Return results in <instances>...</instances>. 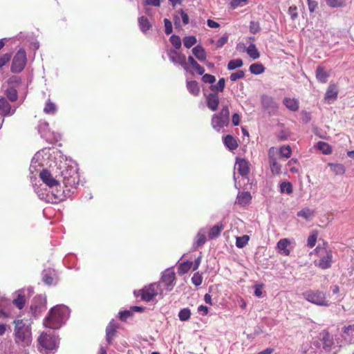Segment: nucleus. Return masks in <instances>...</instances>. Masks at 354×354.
Returning <instances> with one entry per match:
<instances>
[{"label": "nucleus", "instance_id": "f257e3e1", "mask_svg": "<svg viewBox=\"0 0 354 354\" xmlns=\"http://www.w3.org/2000/svg\"><path fill=\"white\" fill-rule=\"evenodd\" d=\"M70 314L68 308L64 305H57L52 308L45 318L44 325L51 329H58L68 319Z\"/></svg>", "mask_w": 354, "mask_h": 354}, {"label": "nucleus", "instance_id": "f03ea898", "mask_svg": "<svg viewBox=\"0 0 354 354\" xmlns=\"http://www.w3.org/2000/svg\"><path fill=\"white\" fill-rule=\"evenodd\" d=\"M15 343L21 346L26 347L31 344L32 334L30 328L26 324L23 320H15Z\"/></svg>", "mask_w": 354, "mask_h": 354}, {"label": "nucleus", "instance_id": "7ed1b4c3", "mask_svg": "<svg viewBox=\"0 0 354 354\" xmlns=\"http://www.w3.org/2000/svg\"><path fill=\"white\" fill-rule=\"evenodd\" d=\"M38 344L40 351L48 353V351L57 350L59 339L53 333H43L38 338Z\"/></svg>", "mask_w": 354, "mask_h": 354}, {"label": "nucleus", "instance_id": "20e7f679", "mask_svg": "<svg viewBox=\"0 0 354 354\" xmlns=\"http://www.w3.org/2000/svg\"><path fill=\"white\" fill-rule=\"evenodd\" d=\"M139 292L142 299L145 301H153L157 296H159L160 298H162L164 296V289L161 286V283L158 282L145 286L142 290H139Z\"/></svg>", "mask_w": 354, "mask_h": 354}, {"label": "nucleus", "instance_id": "39448f33", "mask_svg": "<svg viewBox=\"0 0 354 354\" xmlns=\"http://www.w3.org/2000/svg\"><path fill=\"white\" fill-rule=\"evenodd\" d=\"M304 298L308 301L319 306H329L326 293L318 290H308L303 292Z\"/></svg>", "mask_w": 354, "mask_h": 354}, {"label": "nucleus", "instance_id": "423d86ee", "mask_svg": "<svg viewBox=\"0 0 354 354\" xmlns=\"http://www.w3.org/2000/svg\"><path fill=\"white\" fill-rule=\"evenodd\" d=\"M37 194L40 199L50 203H57L65 198L64 192L60 189H55V191L50 189L48 192L39 189L37 190Z\"/></svg>", "mask_w": 354, "mask_h": 354}, {"label": "nucleus", "instance_id": "0eeeda50", "mask_svg": "<svg viewBox=\"0 0 354 354\" xmlns=\"http://www.w3.org/2000/svg\"><path fill=\"white\" fill-rule=\"evenodd\" d=\"M230 121V111L227 106H224L218 114L213 115L212 127L219 131L223 127L227 126Z\"/></svg>", "mask_w": 354, "mask_h": 354}, {"label": "nucleus", "instance_id": "6e6552de", "mask_svg": "<svg viewBox=\"0 0 354 354\" xmlns=\"http://www.w3.org/2000/svg\"><path fill=\"white\" fill-rule=\"evenodd\" d=\"M316 250L319 259L315 261V265L323 270L329 268L332 265V251L326 248H317Z\"/></svg>", "mask_w": 354, "mask_h": 354}, {"label": "nucleus", "instance_id": "1a4fd4ad", "mask_svg": "<svg viewBox=\"0 0 354 354\" xmlns=\"http://www.w3.org/2000/svg\"><path fill=\"white\" fill-rule=\"evenodd\" d=\"M26 53L24 49H19L15 55L12 65L11 71L14 73L21 72L26 64Z\"/></svg>", "mask_w": 354, "mask_h": 354}, {"label": "nucleus", "instance_id": "9d476101", "mask_svg": "<svg viewBox=\"0 0 354 354\" xmlns=\"http://www.w3.org/2000/svg\"><path fill=\"white\" fill-rule=\"evenodd\" d=\"M175 280V272L171 269H167L162 272L161 279L158 283H161L164 291L170 292L176 284Z\"/></svg>", "mask_w": 354, "mask_h": 354}, {"label": "nucleus", "instance_id": "9b49d317", "mask_svg": "<svg viewBox=\"0 0 354 354\" xmlns=\"http://www.w3.org/2000/svg\"><path fill=\"white\" fill-rule=\"evenodd\" d=\"M250 171V163L244 158H236L234 165V180L235 187H237L236 172L242 177L246 178Z\"/></svg>", "mask_w": 354, "mask_h": 354}, {"label": "nucleus", "instance_id": "f8f14e48", "mask_svg": "<svg viewBox=\"0 0 354 354\" xmlns=\"http://www.w3.org/2000/svg\"><path fill=\"white\" fill-rule=\"evenodd\" d=\"M277 148L271 147L268 150V162L270 171L273 175L281 174V165L279 163L277 158Z\"/></svg>", "mask_w": 354, "mask_h": 354}, {"label": "nucleus", "instance_id": "ddd939ff", "mask_svg": "<svg viewBox=\"0 0 354 354\" xmlns=\"http://www.w3.org/2000/svg\"><path fill=\"white\" fill-rule=\"evenodd\" d=\"M39 177L44 184H46L49 189L55 191V189H59V180L53 178L51 174L46 169H42L39 171Z\"/></svg>", "mask_w": 354, "mask_h": 354}, {"label": "nucleus", "instance_id": "4468645a", "mask_svg": "<svg viewBox=\"0 0 354 354\" xmlns=\"http://www.w3.org/2000/svg\"><path fill=\"white\" fill-rule=\"evenodd\" d=\"M167 55L171 62L180 64L186 71L189 70V66L186 62V57L185 55L172 49L168 50Z\"/></svg>", "mask_w": 354, "mask_h": 354}, {"label": "nucleus", "instance_id": "2eb2a0df", "mask_svg": "<svg viewBox=\"0 0 354 354\" xmlns=\"http://www.w3.org/2000/svg\"><path fill=\"white\" fill-rule=\"evenodd\" d=\"M26 292H27L28 295H30L32 292V289L31 288L21 289L15 292L17 298L13 299L12 303L19 309H22L24 306L26 302Z\"/></svg>", "mask_w": 354, "mask_h": 354}, {"label": "nucleus", "instance_id": "dca6fc26", "mask_svg": "<svg viewBox=\"0 0 354 354\" xmlns=\"http://www.w3.org/2000/svg\"><path fill=\"white\" fill-rule=\"evenodd\" d=\"M63 176L64 183L66 186L75 187L77 184L76 179L77 177V173L75 169H71L70 171H62Z\"/></svg>", "mask_w": 354, "mask_h": 354}, {"label": "nucleus", "instance_id": "f3484780", "mask_svg": "<svg viewBox=\"0 0 354 354\" xmlns=\"http://www.w3.org/2000/svg\"><path fill=\"white\" fill-rule=\"evenodd\" d=\"M261 102L263 106L269 111H274L278 107V104L274 100V99L272 97L268 95L262 96Z\"/></svg>", "mask_w": 354, "mask_h": 354}, {"label": "nucleus", "instance_id": "a211bd4d", "mask_svg": "<svg viewBox=\"0 0 354 354\" xmlns=\"http://www.w3.org/2000/svg\"><path fill=\"white\" fill-rule=\"evenodd\" d=\"M15 109H12L10 104L4 98L0 99V113L3 116L12 115L15 113Z\"/></svg>", "mask_w": 354, "mask_h": 354}, {"label": "nucleus", "instance_id": "6ab92c4d", "mask_svg": "<svg viewBox=\"0 0 354 354\" xmlns=\"http://www.w3.org/2000/svg\"><path fill=\"white\" fill-rule=\"evenodd\" d=\"M342 337L349 344H354V324L344 327Z\"/></svg>", "mask_w": 354, "mask_h": 354}, {"label": "nucleus", "instance_id": "aec40b11", "mask_svg": "<svg viewBox=\"0 0 354 354\" xmlns=\"http://www.w3.org/2000/svg\"><path fill=\"white\" fill-rule=\"evenodd\" d=\"M219 104V97L216 93H210L207 97V107L214 111L217 109Z\"/></svg>", "mask_w": 354, "mask_h": 354}, {"label": "nucleus", "instance_id": "412c9836", "mask_svg": "<svg viewBox=\"0 0 354 354\" xmlns=\"http://www.w3.org/2000/svg\"><path fill=\"white\" fill-rule=\"evenodd\" d=\"M338 94V90L335 84H330L327 88L325 94V100L328 102L333 101L337 99Z\"/></svg>", "mask_w": 354, "mask_h": 354}, {"label": "nucleus", "instance_id": "4be33fe9", "mask_svg": "<svg viewBox=\"0 0 354 354\" xmlns=\"http://www.w3.org/2000/svg\"><path fill=\"white\" fill-rule=\"evenodd\" d=\"M290 243V241L288 239H280L277 245L279 252L283 255L288 256L290 250L288 249V246Z\"/></svg>", "mask_w": 354, "mask_h": 354}, {"label": "nucleus", "instance_id": "5701e85b", "mask_svg": "<svg viewBox=\"0 0 354 354\" xmlns=\"http://www.w3.org/2000/svg\"><path fill=\"white\" fill-rule=\"evenodd\" d=\"M192 53L200 62H204L206 59V52L204 48L200 45H198L193 48Z\"/></svg>", "mask_w": 354, "mask_h": 354}, {"label": "nucleus", "instance_id": "b1692460", "mask_svg": "<svg viewBox=\"0 0 354 354\" xmlns=\"http://www.w3.org/2000/svg\"><path fill=\"white\" fill-rule=\"evenodd\" d=\"M283 104L288 109L292 111H295L299 109V102L295 98H285Z\"/></svg>", "mask_w": 354, "mask_h": 354}, {"label": "nucleus", "instance_id": "393cba45", "mask_svg": "<svg viewBox=\"0 0 354 354\" xmlns=\"http://www.w3.org/2000/svg\"><path fill=\"white\" fill-rule=\"evenodd\" d=\"M316 77L321 83H326L328 80V74L322 66H318L316 70Z\"/></svg>", "mask_w": 354, "mask_h": 354}, {"label": "nucleus", "instance_id": "a878e982", "mask_svg": "<svg viewBox=\"0 0 354 354\" xmlns=\"http://www.w3.org/2000/svg\"><path fill=\"white\" fill-rule=\"evenodd\" d=\"M225 145L230 150H234L238 147L236 140L232 136L227 135L223 138Z\"/></svg>", "mask_w": 354, "mask_h": 354}, {"label": "nucleus", "instance_id": "bb28decb", "mask_svg": "<svg viewBox=\"0 0 354 354\" xmlns=\"http://www.w3.org/2000/svg\"><path fill=\"white\" fill-rule=\"evenodd\" d=\"M328 166L335 175H342L345 172L344 166L342 164L330 162Z\"/></svg>", "mask_w": 354, "mask_h": 354}, {"label": "nucleus", "instance_id": "cd10ccee", "mask_svg": "<svg viewBox=\"0 0 354 354\" xmlns=\"http://www.w3.org/2000/svg\"><path fill=\"white\" fill-rule=\"evenodd\" d=\"M315 212L309 208H304L297 212V215L299 217H302L306 221H310L314 216Z\"/></svg>", "mask_w": 354, "mask_h": 354}, {"label": "nucleus", "instance_id": "c85d7f7f", "mask_svg": "<svg viewBox=\"0 0 354 354\" xmlns=\"http://www.w3.org/2000/svg\"><path fill=\"white\" fill-rule=\"evenodd\" d=\"M140 28L142 32H146L151 27L149 19L145 17H141L138 19Z\"/></svg>", "mask_w": 354, "mask_h": 354}, {"label": "nucleus", "instance_id": "c756f323", "mask_svg": "<svg viewBox=\"0 0 354 354\" xmlns=\"http://www.w3.org/2000/svg\"><path fill=\"white\" fill-rule=\"evenodd\" d=\"M223 229V225H221V224L215 225L209 230V238L210 239H213L218 237L220 235Z\"/></svg>", "mask_w": 354, "mask_h": 354}, {"label": "nucleus", "instance_id": "7c9ffc66", "mask_svg": "<svg viewBox=\"0 0 354 354\" xmlns=\"http://www.w3.org/2000/svg\"><path fill=\"white\" fill-rule=\"evenodd\" d=\"M187 88L189 93L194 95H198L200 92L198 84L196 81H187Z\"/></svg>", "mask_w": 354, "mask_h": 354}, {"label": "nucleus", "instance_id": "2f4dec72", "mask_svg": "<svg viewBox=\"0 0 354 354\" xmlns=\"http://www.w3.org/2000/svg\"><path fill=\"white\" fill-rule=\"evenodd\" d=\"M279 154L281 158H289L292 154V149L289 145L282 146L277 149V155Z\"/></svg>", "mask_w": 354, "mask_h": 354}, {"label": "nucleus", "instance_id": "473e14b6", "mask_svg": "<svg viewBox=\"0 0 354 354\" xmlns=\"http://www.w3.org/2000/svg\"><path fill=\"white\" fill-rule=\"evenodd\" d=\"M205 230L204 229H201L197 234L195 243L196 247H199L203 245L206 242V236H205Z\"/></svg>", "mask_w": 354, "mask_h": 354}, {"label": "nucleus", "instance_id": "72a5a7b5", "mask_svg": "<svg viewBox=\"0 0 354 354\" xmlns=\"http://www.w3.org/2000/svg\"><path fill=\"white\" fill-rule=\"evenodd\" d=\"M251 200V195L249 192H242L239 194L236 198V202L240 205H246Z\"/></svg>", "mask_w": 354, "mask_h": 354}, {"label": "nucleus", "instance_id": "f704fd0d", "mask_svg": "<svg viewBox=\"0 0 354 354\" xmlns=\"http://www.w3.org/2000/svg\"><path fill=\"white\" fill-rule=\"evenodd\" d=\"M248 55L253 59H258L260 57V54L256 48V46L251 44L246 50Z\"/></svg>", "mask_w": 354, "mask_h": 354}, {"label": "nucleus", "instance_id": "c9c22d12", "mask_svg": "<svg viewBox=\"0 0 354 354\" xmlns=\"http://www.w3.org/2000/svg\"><path fill=\"white\" fill-rule=\"evenodd\" d=\"M265 68L261 64H252L250 66V71L252 74L259 75L264 72Z\"/></svg>", "mask_w": 354, "mask_h": 354}, {"label": "nucleus", "instance_id": "e433bc0d", "mask_svg": "<svg viewBox=\"0 0 354 354\" xmlns=\"http://www.w3.org/2000/svg\"><path fill=\"white\" fill-rule=\"evenodd\" d=\"M39 156V153H37L35 155V156L32 159L31 164L30 166V171L31 174H34L35 172H37V167H41L40 164L38 162Z\"/></svg>", "mask_w": 354, "mask_h": 354}, {"label": "nucleus", "instance_id": "4c0bfd02", "mask_svg": "<svg viewBox=\"0 0 354 354\" xmlns=\"http://www.w3.org/2000/svg\"><path fill=\"white\" fill-rule=\"evenodd\" d=\"M327 5L330 8H342L345 6L346 0H326Z\"/></svg>", "mask_w": 354, "mask_h": 354}, {"label": "nucleus", "instance_id": "58836bf2", "mask_svg": "<svg viewBox=\"0 0 354 354\" xmlns=\"http://www.w3.org/2000/svg\"><path fill=\"white\" fill-rule=\"evenodd\" d=\"M243 63L241 59H236L230 60L227 64V69L230 71L234 70L243 66Z\"/></svg>", "mask_w": 354, "mask_h": 354}, {"label": "nucleus", "instance_id": "ea45409f", "mask_svg": "<svg viewBox=\"0 0 354 354\" xmlns=\"http://www.w3.org/2000/svg\"><path fill=\"white\" fill-rule=\"evenodd\" d=\"M191 317V311L188 308H183L178 313L179 319L182 322L187 321Z\"/></svg>", "mask_w": 354, "mask_h": 354}, {"label": "nucleus", "instance_id": "a19ab883", "mask_svg": "<svg viewBox=\"0 0 354 354\" xmlns=\"http://www.w3.org/2000/svg\"><path fill=\"white\" fill-rule=\"evenodd\" d=\"M57 111L56 106L54 103L51 102L50 100H48L45 105L44 109V111L47 114H54Z\"/></svg>", "mask_w": 354, "mask_h": 354}, {"label": "nucleus", "instance_id": "79ce46f5", "mask_svg": "<svg viewBox=\"0 0 354 354\" xmlns=\"http://www.w3.org/2000/svg\"><path fill=\"white\" fill-rule=\"evenodd\" d=\"M280 192L281 193H286L290 194L292 193V186L289 182H283L280 185Z\"/></svg>", "mask_w": 354, "mask_h": 354}, {"label": "nucleus", "instance_id": "37998d69", "mask_svg": "<svg viewBox=\"0 0 354 354\" xmlns=\"http://www.w3.org/2000/svg\"><path fill=\"white\" fill-rule=\"evenodd\" d=\"M7 97L12 102H15L17 99V91L13 87H10L6 91Z\"/></svg>", "mask_w": 354, "mask_h": 354}, {"label": "nucleus", "instance_id": "c03bdc74", "mask_svg": "<svg viewBox=\"0 0 354 354\" xmlns=\"http://www.w3.org/2000/svg\"><path fill=\"white\" fill-rule=\"evenodd\" d=\"M115 330V326L113 322H111L108 325V326L106 327V340L109 342H111V338L114 335Z\"/></svg>", "mask_w": 354, "mask_h": 354}, {"label": "nucleus", "instance_id": "a18cd8bd", "mask_svg": "<svg viewBox=\"0 0 354 354\" xmlns=\"http://www.w3.org/2000/svg\"><path fill=\"white\" fill-rule=\"evenodd\" d=\"M249 241V236L248 235H244L243 236L236 237V245L239 248H242L246 245Z\"/></svg>", "mask_w": 354, "mask_h": 354}, {"label": "nucleus", "instance_id": "49530a36", "mask_svg": "<svg viewBox=\"0 0 354 354\" xmlns=\"http://www.w3.org/2000/svg\"><path fill=\"white\" fill-rule=\"evenodd\" d=\"M317 147L319 150H321L324 154H329L331 153V147L330 145L324 142H319L317 143Z\"/></svg>", "mask_w": 354, "mask_h": 354}, {"label": "nucleus", "instance_id": "de8ad7c7", "mask_svg": "<svg viewBox=\"0 0 354 354\" xmlns=\"http://www.w3.org/2000/svg\"><path fill=\"white\" fill-rule=\"evenodd\" d=\"M196 38L194 36L185 37L183 39L184 46L187 48H191L192 46L196 44Z\"/></svg>", "mask_w": 354, "mask_h": 354}, {"label": "nucleus", "instance_id": "09e8293b", "mask_svg": "<svg viewBox=\"0 0 354 354\" xmlns=\"http://www.w3.org/2000/svg\"><path fill=\"white\" fill-rule=\"evenodd\" d=\"M225 81L224 78L219 79L218 82L216 85L211 86L212 91H217L222 92L225 88Z\"/></svg>", "mask_w": 354, "mask_h": 354}, {"label": "nucleus", "instance_id": "8fccbe9b", "mask_svg": "<svg viewBox=\"0 0 354 354\" xmlns=\"http://www.w3.org/2000/svg\"><path fill=\"white\" fill-rule=\"evenodd\" d=\"M317 239V233L316 232H313L308 237L307 245L310 248H313L316 244Z\"/></svg>", "mask_w": 354, "mask_h": 354}, {"label": "nucleus", "instance_id": "3c124183", "mask_svg": "<svg viewBox=\"0 0 354 354\" xmlns=\"http://www.w3.org/2000/svg\"><path fill=\"white\" fill-rule=\"evenodd\" d=\"M192 265L193 263L192 261L182 263L179 266V272L183 274L186 273L191 269Z\"/></svg>", "mask_w": 354, "mask_h": 354}, {"label": "nucleus", "instance_id": "603ef678", "mask_svg": "<svg viewBox=\"0 0 354 354\" xmlns=\"http://www.w3.org/2000/svg\"><path fill=\"white\" fill-rule=\"evenodd\" d=\"M245 76V73L243 71L239 70L236 72L232 73L230 75V79L232 82H235L239 79L243 78Z\"/></svg>", "mask_w": 354, "mask_h": 354}, {"label": "nucleus", "instance_id": "864d4df0", "mask_svg": "<svg viewBox=\"0 0 354 354\" xmlns=\"http://www.w3.org/2000/svg\"><path fill=\"white\" fill-rule=\"evenodd\" d=\"M170 42L175 47L176 49H178L181 46V40L178 36L172 35L170 39Z\"/></svg>", "mask_w": 354, "mask_h": 354}, {"label": "nucleus", "instance_id": "5fc2aeb1", "mask_svg": "<svg viewBox=\"0 0 354 354\" xmlns=\"http://www.w3.org/2000/svg\"><path fill=\"white\" fill-rule=\"evenodd\" d=\"M192 282L196 286H198L201 285L203 282V277L198 272H196L192 277Z\"/></svg>", "mask_w": 354, "mask_h": 354}, {"label": "nucleus", "instance_id": "6e6d98bb", "mask_svg": "<svg viewBox=\"0 0 354 354\" xmlns=\"http://www.w3.org/2000/svg\"><path fill=\"white\" fill-rule=\"evenodd\" d=\"M11 58L10 53H6L0 57V68L4 66Z\"/></svg>", "mask_w": 354, "mask_h": 354}, {"label": "nucleus", "instance_id": "4d7b16f0", "mask_svg": "<svg viewBox=\"0 0 354 354\" xmlns=\"http://www.w3.org/2000/svg\"><path fill=\"white\" fill-rule=\"evenodd\" d=\"M43 281L47 285H51L53 283V279L48 271L45 270L43 272Z\"/></svg>", "mask_w": 354, "mask_h": 354}, {"label": "nucleus", "instance_id": "13d9d810", "mask_svg": "<svg viewBox=\"0 0 354 354\" xmlns=\"http://www.w3.org/2000/svg\"><path fill=\"white\" fill-rule=\"evenodd\" d=\"M308 7L310 12H313L318 7V3L315 0H307Z\"/></svg>", "mask_w": 354, "mask_h": 354}, {"label": "nucleus", "instance_id": "bf43d9fd", "mask_svg": "<svg viewBox=\"0 0 354 354\" xmlns=\"http://www.w3.org/2000/svg\"><path fill=\"white\" fill-rule=\"evenodd\" d=\"M288 14L291 19L295 20L298 17L297 8L295 6H292L288 9Z\"/></svg>", "mask_w": 354, "mask_h": 354}, {"label": "nucleus", "instance_id": "052dcab7", "mask_svg": "<svg viewBox=\"0 0 354 354\" xmlns=\"http://www.w3.org/2000/svg\"><path fill=\"white\" fill-rule=\"evenodd\" d=\"M202 80L204 82L209 84H212L216 81L215 77L210 74L203 75Z\"/></svg>", "mask_w": 354, "mask_h": 354}, {"label": "nucleus", "instance_id": "680f3d73", "mask_svg": "<svg viewBox=\"0 0 354 354\" xmlns=\"http://www.w3.org/2000/svg\"><path fill=\"white\" fill-rule=\"evenodd\" d=\"M164 23H165V33L167 35H170L172 32V30H173L171 22L169 19H165Z\"/></svg>", "mask_w": 354, "mask_h": 354}, {"label": "nucleus", "instance_id": "e2e57ef3", "mask_svg": "<svg viewBox=\"0 0 354 354\" xmlns=\"http://www.w3.org/2000/svg\"><path fill=\"white\" fill-rule=\"evenodd\" d=\"M260 30L259 25L257 22L251 21L250 25V30L252 33L255 34Z\"/></svg>", "mask_w": 354, "mask_h": 354}, {"label": "nucleus", "instance_id": "0e129e2a", "mask_svg": "<svg viewBox=\"0 0 354 354\" xmlns=\"http://www.w3.org/2000/svg\"><path fill=\"white\" fill-rule=\"evenodd\" d=\"M228 40V36L227 35H223L216 42V46L218 48L222 47Z\"/></svg>", "mask_w": 354, "mask_h": 354}, {"label": "nucleus", "instance_id": "69168bd1", "mask_svg": "<svg viewBox=\"0 0 354 354\" xmlns=\"http://www.w3.org/2000/svg\"><path fill=\"white\" fill-rule=\"evenodd\" d=\"M248 0H230V5L233 8L241 6L243 3H246Z\"/></svg>", "mask_w": 354, "mask_h": 354}, {"label": "nucleus", "instance_id": "338daca9", "mask_svg": "<svg viewBox=\"0 0 354 354\" xmlns=\"http://www.w3.org/2000/svg\"><path fill=\"white\" fill-rule=\"evenodd\" d=\"M297 162V160L296 159L292 158L290 160L287 164V165L290 167V171L293 173H297V169L293 167V165L296 164Z\"/></svg>", "mask_w": 354, "mask_h": 354}, {"label": "nucleus", "instance_id": "774afa93", "mask_svg": "<svg viewBox=\"0 0 354 354\" xmlns=\"http://www.w3.org/2000/svg\"><path fill=\"white\" fill-rule=\"evenodd\" d=\"M262 285H256L254 286V295L259 298L262 296Z\"/></svg>", "mask_w": 354, "mask_h": 354}]
</instances>
